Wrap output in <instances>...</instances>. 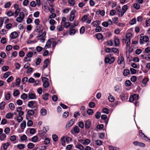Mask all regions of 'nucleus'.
Segmentation results:
<instances>
[{
    "mask_svg": "<svg viewBox=\"0 0 150 150\" xmlns=\"http://www.w3.org/2000/svg\"><path fill=\"white\" fill-rule=\"evenodd\" d=\"M87 112L89 115H92L93 113V110L91 109H88L87 111Z\"/></svg>",
    "mask_w": 150,
    "mask_h": 150,
    "instance_id": "nucleus-45",
    "label": "nucleus"
},
{
    "mask_svg": "<svg viewBox=\"0 0 150 150\" xmlns=\"http://www.w3.org/2000/svg\"><path fill=\"white\" fill-rule=\"evenodd\" d=\"M10 131V129L9 127H6L4 130V132L6 134H8Z\"/></svg>",
    "mask_w": 150,
    "mask_h": 150,
    "instance_id": "nucleus-39",
    "label": "nucleus"
},
{
    "mask_svg": "<svg viewBox=\"0 0 150 150\" xmlns=\"http://www.w3.org/2000/svg\"><path fill=\"white\" fill-rule=\"evenodd\" d=\"M56 22V21L53 19H50L49 21V23L51 25H54Z\"/></svg>",
    "mask_w": 150,
    "mask_h": 150,
    "instance_id": "nucleus-64",
    "label": "nucleus"
},
{
    "mask_svg": "<svg viewBox=\"0 0 150 150\" xmlns=\"http://www.w3.org/2000/svg\"><path fill=\"white\" fill-rule=\"evenodd\" d=\"M17 147L20 149H23L25 147V145L23 144H19L17 145Z\"/></svg>",
    "mask_w": 150,
    "mask_h": 150,
    "instance_id": "nucleus-34",
    "label": "nucleus"
},
{
    "mask_svg": "<svg viewBox=\"0 0 150 150\" xmlns=\"http://www.w3.org/2000/svg\"><path fill=\"white\" fill-rule=\"evenodd\" d=\"M132 83L129 80H126L125 82V85L126 86H129L131 85Z\"/></svg>",
    "mask_w": 150,
    "mask_h": 150,
    "instance_id": "nucleus-31",
    "label": "nucleus"
},
{
    "mask_svg": "<svg viewBox=\"0 0 150 150\" xmlns=\"http://www.w3.org/2000/svg\"><path fill=\"white\" fill-rule=\"evenodd\" d=\"M124 58L122 56H121L120 57L118 58L117 61L118 64H122V63H124Z\"/></svg>",
    "mask_w": 150,
    "mask_h": 150,
    "instance_id": "nucleus-15",
    "label": "nucleus"
},
{
    "mask_svg": "<svg viewBox=\"0 0 150 150\" xmlns=\"http://www.w3.org/2000/svg\"><path fill=\"white\" fill-rule=\"evenodd\" d=\"M90 142V140L88 139H86L84 141V142L83 143V144L84 145H88Z\"/></svg>",
    "mask_w": 150,
    "mask_h": 150,
    "instance_id": "nucleus-49",
    "label": "nucleus"
},
{
    "mask_svg": "<svg viewBox=\"0 0 150 150\" xmlns=\"http://www.w3.org/2000/svg\"><path fill=\"white\" fill-rule=\"evenodd\" d=\"M136 22V18H134L129 21V23L131 25H133L135 24Z\"/></svg>",
    "mask_w": 150,
    "mask_h": 150,
    "instance_id": "nucleus-23",
    "label": "nucleus"
},
{
    "mask_svg": "<svg viewBox=\"0 0 150 150\" xmlns=\"http://www.w3.org/2000/svg\"><path fill=\"white\" fill-rule=\"evenodd\" d=\"M10 144L8 143L7 142L3 144V149L6 150L7 149L8 147L10 146Z\"/></svg>",
    "mask_w": 150,
    "mask_h": 150,
    "instance_id": "nucleus-25",
    "label": "nucleus"
},
{
    "mask_svg": "<svg viewBox=\"0 0 150 150\" xmlns=\"http://www.w3.org/2000/svg\"><path fill=\"white\" fill-rule=\"evenodd\" d=\"M6 137V135L5 134L3 133L0 136V139L1 141H3L5 139Z\"/></svg>",
    "mask_w": 150,
    "mask_h": 150,
    "instance_id": "nucleus-37",
    "label": "nucleus"
},
{
    "mask_svg": "<svg viewBox=\"0 0 150 150\" xmlns=\"http://www.w3.org/2000/svg\"><path fill=\"white\" fill-rule=\"evenodd\" d=\"M61 142L62 145L63 146H64L65 144V138L64 137H63L61 138Z\"/></svg>",
    "mask_w": 150,
    "mask_h": 150,
    "instance_id": "nucleus-54",
    "label": "nucleus"
},
{
    "mask_svg": "<svg viewBox=\"0 0 150 150\" xmlns=\"http://www.w3.org/2000/svg\"><path fill=\"white\" fill-rule=\"evenodd\" d=\"M54 41L53 38H51L49 39L47 42L46 45L44 48V50H46L47 48L50 47L51 45L52 44V43Z\"/></svg>",
    "mask_w": 150,
    "mask_h": 150,
    "instance_id": "nucleus-4",
    "label": "nucleus"
},
{
    "mask_svg": "<svg viewBox=\"0 0 150 150\" xmlns=\"http://www.w3.org/2000/svg\"><path fill=\"white\" fill-rule=\"evenodd\" d=\"M28 97L30 99H36V96L35 93H28Z\"/></svg>",
    "mask_w": 150,
    "mask_h": 150,
    "instance_id": "nucleus-13",
    "label": "nucleus"
},
{
    "mask_svg": "<svg viewBox=\"0 0 150 150\" xmlns=\"http://www.w3.org/2000/svg\"><path fill=\"white\" fill-rule=\"evenodd\" d=\"M36 102L35 101H29L27 105L28 107L31 108L33 106L35 103Z\"/></svg>",
    "mask_w": 150,
    "mask_h": 150,
    "instance_id": "nucleus-20",
    "label": "nucleus"
},
{
    "mask_svg": "<svg viewBox=\"0 0 150 150\" xmlns=\"http://www.w3.org/2000/svg\"><path fill=\"white\" fill-rule=\"evenodd\" d=\"M35 146V145L33 143H29L27 145L29 149H32Z\"/></svg>",
    "mask_w": 150,
    "mask_h": 150,
    "instance_id": "nucleus-38",
    "label": "nucleus"
},
{
    "mask_svg": "<svg viewBox=\"0 0 150 150\" xmlns=\"http://www.w3.org/2000/svg\"><path fill=\"white\" fill-rule=\"evenodd\" d=\"M8 17H11L14 15V13L9 10L6 13Z\"/></svg>",
    "mask_w": 150,
    "mask_h": 150,
    "instance_id": "nucleus-35",
    "label": "nucleus"
},
{
    "mask_svg": "<svg viewBox=\"0 0 150 150\" xmlns=\"http://www.w3.org/2000/svg\"><path fill=\"white\" fill-rule=\"evenodd\" d=\"M141 136L142 137V139L146 140L147 141H150V139L148 138L147 137H145L144 133H142V132Z\"/></svg>",
    "mask_w": 150,
    "mask_h": 150,
    "instance_id": "nucleus-24",
    "label": "nucleus"
},
{
    "mask_svg": "<svg viewBox=\"0 0 150 150\" xmlns=\"http://www.w3.org/2000/svg\"><path fill=\"white\" fill-rule=\"evenodd\" d=\"M35 24L36 25V27L37 28V30H40V27H42V26L39 24L40 21L38 19H36L34 21Z\"/></svg>",
    "mask_w": 150,
    "mask_h": 150,
    "instance_id": "nucleus-9",
    "label": "nucleus"
},
{
    "mask_svg": "<svg viewBox=\"0 0 150 150\" xmlns=\"http://www.w3.org/2000/svg\"><path fill=\"white\" fill-rule=\"evenodd\" d=\"M28 97V95L26 94L23 93L21 95V98L23 100H25L27 99Z\"/></svg>",
    "mask_w": 150,
    "mask_h": 150,
    "instance_id": "nucleus-32",
    "label": "nucleus"
},
{
    "mask_svg": "<svg viewBox=\"0 0 150 150\" xmlns=\"http://www.w3.org/2000/svg\"><path fill=\"white\" fill-rule=\"evenodd\" d=\"M149 79L147 78H145L143 79L142 83L144 85V86H145V85L147 83Z\"/></svg>",
    "mask_w": 150,
    "mask_h": 150,
    "instance_id": "nucleus-46",
    "label": "nucleus"
},
{
    "mask_svg": "<svg viewBox=\"0 0 150 150\" xmlns=\"http://www.w3.org/2000/svg\"><path fill=\"white\" fill-rule=\"evenodd\" d=\"M64 26H65L66 28H68L69 27L70 25V23L69 22H66L64 23H63Z\"/></svg>",
    "mask_w": 150,
    "mask_h": 150,
    "instance_id": "nucleus-51",
    "label": "nucleus"
},
{
    "mask_svg": "<svg viewBox=\"0 0 150 150\" xmlns=\"http://www.w3.org/2000/svg\"><path fill=\"white\" fill-rule=\"evenodd\" d=\"M114 42L116 46H118L120 44L119 39L117 38H115L114 39Z\"/></svg>",
    "mask_w": 150,
    "mask_h": 150,
    "instance_id": "nucleus-26",
    "label": "nucleus"
},
{
    "mask_svg": "<svg viewBox=\"0 0 150 150\" xmlns=\"http://www.w3.org/2000/svg\"><path fill=\"white\" fill-rule=\"evenodd\" d=\"M74 131L75 133H78L80 132V129L77 126H75L74 128Z\"/></svg>",
    "mask_w": 150,
    "mask_h": 150,
    "instance_id": "nucleus-22",
    "label": "nucleus"
},
{
    "mask_svg": "<svg viewBox=\"0 0 150 150\" xmlns=\"http://www.w3.org/2000/svg\"><path fill=\"white\" fill-rule=\"evenodd\" d=\"M40 112L42 115H45L47 114V110L45 109H42L40 110Z\"/></svg>",
    "mask_w": 150,
    "mask_h": 150,
    "instance_id": "nucleus-36",
    "label": "nucleus"
},
{
    "mask_svg": "<svg viewBox=\"0 0 150 150\" xmlns=\"http://www.w3.org/2000/svg\"><path fill=\"white\" fill-rule=\"evenodd\" d=\"M21 82V79L19 78L16 79V86H18L20 83Z\"/></svg>",
    "mask_w": 150,
    "mask_h": 150,
    "instance_id": "nucleus-57",
    "label": "nucleus"
},
{
    "mask_svg": "<svg viewBox=\"0 0 150 150\" xmlns=\"http://www.w3.org/2000/svg\"><path fill=\"white\" fill-rule=\"evenodd\" d=\"M95 142L97 145L100 146L102 144L103 142L100 140H96L95 141Z\"/></svg>",
    "mask_w": 150,
    "mask_h": 150,
    "instance_id": "nucleus-42",
    "label": "nucleus"
},
{
    "mask_svg": "<svg viewBox=\"0 0 150 150\" xmlns=\"http://www.w3.org/2000/svg\"><path fill=\"white\" fill-rule=\"evenodd\" d=\"M149 40V38L148 36H143L142 39H141V44H144V42L143 41L146 42L148 41Z\"/></svg>",
    "mask_w": 150,
    "mask_h": 150,
    "instance_id": "nucleus-14",
    "label": "nucleus"
},
{
    "mask_svg": "<svg viewBox=\"0 0 150 150\" xmlns=\"http://www.w3.org/2000/svg\"><path fill=\"white\" fill-rule=\"evenodd\" d=\"M5 102H2L0 103V109L1 110H3L5 108Z\"/></svg>",
    "mask_w": 150,
    "mask_h": 150,
    "instance_id": "nucleus-29",
    "label": "nucleus"
},
{
    "mask_svg": "<svg viewBox=\"0 0 150 150\" xmlns=\"http://www.w3.org/2000/svg\"><path fill=\"white\" fill-rule=\"evenodd\" d=\"M115 58L113 57H112L109 58H106L105 59V61L106 63H109L110 64H111L112 63L115 61Z\"/></svg>",
    "mask_w": 150,
    "mask_h": 150,
    "instance_id": "nucleus-6",
    "label": "nucleus"
},
{
    "mask_svg": "<svg viewBox=\"0 0 150 150\" xmlns=\"http://www.w3.org/2000/svg\"><path fill=\"white\" fill-rule=\"evenodd\" d=\"M139 97V96L137 94H134L130 96L129 98V101L130 102H132L134 100H137Z\"/></svg>",
    "mask_w": 150,
    "mask_h": 150,
    "instance_id": "nucleus-5",
    "label": "nucleus"
},
{
    "mask_svg": "<svg viewBox=\"0 0 150 150\" xmlns=\"http://www.w3.org/2000/svg\"><path fill=\"white\" fill-rule=\"evenodd\" d=\"M33 54V53L32 52H29L28 53L26 54V56L27 57H29V58H30L32 57Z\"/></svg>",
    "mask_w": 150,
    "mask_h": 150,
    "instance_id": "nucleus-52",
    "label": "nucleus"
},
{
    "mask_svg": "<svg viewBox=\"0 0 150 150\" xmlns=\"http://www.w3.org/2000/svg\"><path fill=\"white\" fill-rule=\"evenodd\" d=\"M18 36V34L16 32H12L10 35V40L16 38Z\"/></svg>",
    "mask_w": 150,
    "mask_h": 150,
    "instance_id": "nucleus-10",
    "label": "nucleus"
},
{
    "mask_svg": "<svg viewBox=\"0 0 150 150\" xmlns=\"http://www.w3.org/2000/svg\"><path fill=\"white\" fill-rule=\"evenodd\" d=\"M76 11L75 10H73L71 12L70 15L69 20L70 21H72L74 19L75 17V13Z\"/></svg>",
    "mask_w": 150,
    "mask_h": 150,
    "instance_id": "nucleus-8",
    "label": "nucleus"
},
{
    "mask_svg": "<svg viewBox=\"0 0 150 150\" xmlns=\"http://www.w3.org/2000/svg\"><path fill=\"white\" fill-rule=\"evenodd\" d=\"M12 24L11 23H8L6 25V28L7 29L9 30L12 28Z\"/></svg>",
    "mask_w": 150,
    "mask_h": 150,
    "instance_id": "nucleus-58",
    "label": "nucleus"
},
{
    "mask_svg": "<svg viewBox=\"0 0 150 150\" xmlns=\"http://www.w3.org/2000/svg\"><path fill=\"white\" fill-rule=\"evenodd\" d=\"M117 11L119 12V16L120 17L122 16L125 12L122 10L119 9L117 10Z\"/></svg>",
    "mask_w": 150,
    "mask_h": 150,
    "instance_id": "nucleus-33",
    "label": "nucleus"
},
{
    "mask_svg": "<svg viewBox=\"0 0 150 150\" xmlns=\"http://www.w3.org/2000/svg\"><path fill=\"white\" fill-rule=\"evenodd\" d=\"M96 37L98 39H102L103 38L102 35L100 33H98L96 35Z\"/></svg>",
    "mask_w": 150,
    "mask_h": 150,
    "instance_id": "nucleus-27",
    "label": "nucleus"
},
{
    "mask_svg": "<svg viewBox=\"0 0 150 150\" xmlns=\"http://www.w3.org/2000/svg\"><path fill=\"white\" fill-rule=\"evenodd\" d=\"M100 23V22L98 20L94 21L92 23V24H93V26L95 27H96L97 26V24H99Z\"/></svg>",
    "mask_w": 150,
    "mask_h": 150,
    "instance_id": "nucleus-40",
    "label": "nucleus"
},
{
    "mask_svg": "<svg viewBox=\"0 0 150 150\" xmlns=\"http://www.w3.org/2000/svg\"><path fill=\"white\" fill-rule=\"evenodd\" d=\"M34 108L33 110H29L27 111V114L29 115H32L35 114L34 110H35L37 109V108L35 106H33L32 108Z\"/></svg>",
    "mask_w": 150,
    "mask_h": 150,
    "instance_id": "nucleus-7",
    "label": "nucleus"
},
{
    "mask_svg": "<svg viewBox=\"0 0 150 150\" xmlns=\"http://www.w3.org/2000/svg\"><path fill=\"white\" fill-rule=\"evenodd\" d=\"M128 8V6L126 5H125L122 7V10L124 11V12H125L127 11Z\"/></svg>",
    "mask_w": 150,
    "mask_h": 150,
    "instance_id": "nucleus-47",
    "label": "nucleus"
},
{
    "mask_svg": "<svg viewBox=\"0 0 150 150\" xmlns=\"http://www.w3.org/2000/svg\"><path fill=\"white\" fill-rule=\"evenodd\" d=\"M21 127L22 129H24L26 126V121L24 120L22 122L21 124Z\"/></svg>",
    "mask_w": 150,
    "mask_h": 150,
    "instance_id": "nucleus-18",
    "label": "nucleus"
},
{
    "mask_svg": "<svg viewBox=\"0 0 150 150\" xmlns=\"http://www.w3.org/2000/svg\"><path fill=\"white\" fill-rule=\"evenodd\" d=\"M88 105L90 108H93L95 107V104L94 102H91L89 103Z\"/></svg>",
    "mask_w": 150,
    "mask_h": 150,
    "instance_id": "nucleus-50",
    "label": "nucleus"
},
{
    "mask_svg": "<svg viewBox=\"0 0 150 150\" xmlns=\"http://www.w3.org/2000/svg\"><path fill=\"white\" fill-rule=\"evenodd\" d=\"M100 116V112H96L95 115V117L96 118L99 119Z\"/></svg>",
    "mask_w": 150,
    "mask_h": 150,
    "instance_id": "nucleus-63",
    "label": "nucleus"
},
{
    "mask_svg": "<svg viewBox=\"0 0 150 150\" xmlns=\"http://www.w3.org/2000/svg\"><path fill=\"white\" fill-rule=\"evenodd\" d=\"M20 11V8H17L16 9L14 13L15 15V17H16Z\"/></svg>",
    "mask_w": 150,
    "mask_h": 150,
    "instance_id": "nucleus-53",
    "label": "nucleus"
},
{
    "mask_svg": "<svg viewBox=\"0 0 150 150\" xmlns=\"http://www.w3.org/2000/svg\"><path fill=\"white\" fill-rule=\"evenodd\" d=\"M13 115V114L11 112H9L6 114V117L7 118H11Z\"/></svg>",
    "mask_w": 150,
    "mask_h": 150,
    "instance_id": "nucleus-19",
    "label": "nucleus"
},
{
    "mask_svg": "<svg viewBox=\"0 0 150 150\" xmlns=\"http://www.w3.org/2000/svg\"><path fill=\"white\" fill-rule=\"evenodd\" d=\"M25 14L24 12H21L20 13L19 17L16 19V21L19 23H21L25 18Z\"/></svg>",
    "mask_w": 150,
    "mask_h": 150,
    "instance_id": "nucleus-3",
    "label": "nucleus"
},
{
    "mask_svg": "<svg viewBox=\"0 0 150 150\" xmlns=\"http://www.w3.org/2000/svg\"><path fill=\"white\" fill-rule=\"evenodd\" d=\"M78 21H75L74 24L72 25L70 28L69 34L71 35H73L76 33V30L75 29L73 28L74 27L76 26L78 24Z\"/></svg>",
    "mask_w": 150,
    "mask_h": 150,
    "instance_id": "nucleus-2",
    "label": "nucleus"
},
{
    "mask_svg": "<svg viewBox=\"0 0 150 150\" xmlns=\"http://www.w3.org/2000/svg\"><path fill=\"white\" fill-rule=\"evenodd\" d=\"M50 94L48 93H46L42 96V98L44 100H47Z\"/></svg>",
    "mask_w": 150,
    "mask_h": 150,
    "instance_id": "nucleus-17",
    "label": "nucleus"
},
{
    "mask_svg": "<svg viewBox=\"0 0 150 150\" xmlns=\"http://www.w3.org/2000/svg\"><path fill=\"white\" fill-rule=\"evenodd\" d=\"M64 28V25H61L58 26L57 27V30L58 31H61Z\"/></svg>",
    "mask_w": 150,
    "mask_h": 150,
    "instance_id": "nucleus-21",
    "label": "nucleus"
},
{
    "mask_svg": "<svg viewBox=\"0 0 150 150\" xmlns=\"http://www.w3.org/2000/svg\"><path fill=\"white\" fill-rule=\"evenodd\" d=\"M129 73V71L128 69H125L123 71V74L125 76H127Z\"/></svg>",
    "mask_w": 150,
    "mask_h": 150,
    "instance_id": "nucleus-28",
    "label": "nucleus"
},
{
    "mask_svg": "<svg viewBox=\"0 0 150 150\" xmlns=\"http://www.w3.org/2000/svg\"><path fill=\"white\" fill-rule=\"evenodd\" d=\"M52 100L54 102H56L58 98L56 95H54L52 97Z\"/></svg>",
    "mask_w": 150,
    "mask_h": 150,
    "instance_id": "nucleus-62",
    "label": "nucleus"
},
{
    "mask_svg": "<svg viewBox=\"0 0 150 150\" xmlns=\"http://www.w3.org/2000/svg\"><path fill=\"white\" fill-rule=\"evenodd\" d=\"M10 74L11 73L9 71L7 72L4 74L3 77L4 78H6L10 75Z\"/></svg>",
    "mask_w": 150,
    "mask_h": 150,
    "instance_id": "nucleus-44",
    "label": "nucleus"
},
{
    "mask_svg": "<svg viewBox=\"0 0 150 150\" xmlns=\"http://www.w3.org/2000/svg\"><path fill=\"white\" fill-rule=\"evenodd\" d=\"M103 110V112L106 114H108L109 113V110L107 108H104Z\"/></svg>",
    "mask_w": 150,
    "mask_h": 150,
    "instance_id": "nucleus-48",
    "label": "nucleus"
},
{
    "mask_svg": "<svg viewBox=\"0 0 150 150\" xmlns=\"http://www.w3.org/2000/svg\"><path fill=\"white\" fill-rule=\"evenodd\" d=\"M52 137L53 140L54 142H56L57 141L58 137V136L56 134H55L53 135Z\"/></svg>",
    "mask_w": 150,
    "mask_h": 150,
    "instance_id": "nucleus-41",
    "label": "nucleus"
},
{
    "mask_svg": "<svg viewBox=\"0 0 150 150\" xmlns=\"http://www.w3.org/2000/svg\"><path fill=\"white\" fill-rule=\"evenodd\" d=\"M49 85V82H45L43 84V86L44 87L46 88L48 87Z\"/></svg>",
    "mask_w": 150,
    "mask_h": 150,
    "instance_id": "nucleus-61",
    "label": "nucleus"
},
{
    "mask_svg": "<svg viewBox=\"0 0 150 150\" xmlns=\"http://www.w3.org/2000/svg\"><path fill=\"white\" fill-rule=\"evenodd\" d=\"M79 126L81 128H83L84 127V124L82 121L80 122L79 123Z\"/></svg>",
    "mask_w": 150,
    "mask_h": 150,
    "instance_id": "nucleus-56",
    "label": "nucleus"
},
{
    "mask_svg": "<svg viewBox=\"0 0 150 150\" xmlns=\"http://www.w3.org/2000/svg\"><path fill=\"white\" fill-rule=\"evenodd\" d=\"M11 5V3L10 2H8L5 4V8H8L10 7Z\"/></svg>",
    "mask_w": 150,
    "mask_h": 150,
    "instance_id": "nucleus-55",
    "label": "nucleus"
},
{
    "mask_svg": "<svg viewBox=\"0 0 150 150\" xmlns=\"http://www.w3.org/2000/svg\"><path fill=\"white\" fill-rule=\"evenodd\" d=\"M91 122L89 120H87L85 123V128L86 129H89L91 125Z\"/></svg>",
    "mask_w": 150,
    "mask_h": 150,
    "instance_id": "nucleus-11",
    "label": "nucleus"
},
{
    "mask_svg": "<svg viewBox=\"0 0 150 150\" xmlns=\"http://www.w3.org/2000/svg\"><path fill=\"white\" fill-rule=\"evenodd\" d=\"M76 147L79 149L80 150H83L84 149V147L81 144H79L77 145Z\"/></svg>",
    "mask_w": 150,
    "mask_h": 150,
    "instance_id": "nucleus-30",
    "label": "nucleus"
},
{
    "mask_svg": "<svg viewBox=\"0 0 150 150\" xmlns=\"http://www.w3.org/2000/svg\"><path fill=\"white\" fill-rule=\"evenodd\" d=\"M132 34L130 33H127L126 35L125 40V43L127 46H129L130 45L131 41L130 38L132 36Z\"/></svg>",
    "mask_w": 150,
    "mask_h": 150,
    "instance_id": "nucleus-1",
    "label": "nucleus"
},
{
    "mask_svg": "<svg viewBox=\"0 0 150 150\" xmlns=\"http://www.w3.org/2000/svg\"><path fill=\"white\" fill-rule=\"evenodd\" d=\"M75 121V119H72L70 120L67 123L66 127H69L71 126L73 124L74 121Z\"/></svg>",
    "mask_w": 150,
    "mask_h": 150,
    "instance_id": "nucleus-12",
    "label": "nucleus"
},
{
    "mask_svg": "<svg viewBox=\"0 0 150 150\" xmlns=\"http://www.w3.org/2000/svg\"><path fill=\"white\" fill-rule=\"evenodd\" d=\"M108 99L111 102H113L115 100L114 97L111 95H110L108 96Z\"/></svg>",
    "mask_w": 150,
    "mask_h": 150,
    "instance_id": "nucleus-43",
    "label": "nucleus"
},
{
    "mask_svg": "<svg viewBox=\"0 0 150 150\" xmlns=\"http://www.w3.org/2000/svg\"><path fill=\"white\" fill-rule=\"evenodd\" d=\"M38 139L37 136H35L32 138V141L34 142H36L38 140Z\"/></svg>",
    "mask_w": 150,
    "mask_h": 150,
    "instance_id": "nucleus-60",
    "label": "nucleus"
},
{
    "mask_svg": "<svg viewBox=\"0 0 150 150\" xmlns=\"http://www.w3.org/2000/svg\"><path fill=\"white\" fill-rule=\"evenodd\" d=\"M96 14L98 15L100 14L102 16H104L105 14V11L103 10H98L96 12Z\"/></svg>",
    "mask_w": 150,
    "mask_h": 150,
    "instance_id": "nucleus-16",
    "label": "nucleus"
},
{
    "mask_svg": "<svg viewBox=\"0 0 150 150\" xmlns=\"http://www.w3.org/2000/svg\"><path fill=\"white\" fill-rule=\"evenodd\" d=\"M133 6L134 8L137 9H139L140 7V5L137 3L134 4Z\"/></svg>",
    "mask_w": 150,
    "mask_h": 150,
    "instance_id": "nucleus-59",
    "label": "nucleus"
}]
</instances>
